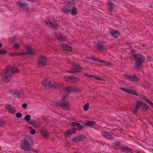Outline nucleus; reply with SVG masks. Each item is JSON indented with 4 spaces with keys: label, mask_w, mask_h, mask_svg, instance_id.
<instances>
[{
    "label": "nucleus",
    "mask_w": 153,
    "mask_h": 153,
    "mask_svg": "<svg viewBox=\"0 0 153 153\" xmlns=\"http://www.w3.org/2000/svg\"><path fill=\"white\" fill-rule=\"evenodd\" d=\"M20 70L18 68L12 66H7L3 71L1 73L4 81L8 82L10 79L12 74L18 73Z\"/></svg>",
    "instance_id": "obj_1"
},
{
    "label": "nucleus",
    "mask_w": 153,
    "mask_h": 153,
    "mask_svg": "<svg viewBox=\"0 0 153 153\" xmlns=\"http://www.w3.org/2000/svg\"><path fill=\"white\" fill-rule=\"evenodd\" d=\"M46 25L53 30H56L59 27L58 25L55 21L52 19H48L45 22Z\"/></svg>",
    "instance_id": "obj_2"
},
{
    "label": "nucleus",
    "mask_w": 153,
    "mask_h": 153,
    "mask_svg": "<svg viewBox=\"0 0 153 153\" xmlns=\"http://www.w3.org/2000/svg\"><path fill=\"white\" fill-rule=\"evenodd\" d=\"M30 140V139H29L27 137L21 141V149L25 151L27 148H30V144L29 143Z\"/></svg>",
    "instance_id": "obj_3"
},
{
    "label": "nucleus",
    "mask_w": 153,
    "mask_h": 153,
    "mask_svg": "<svg viewBox=\"0 0 153 153\" xmlns=\"http://www.w3.org/2000/svg\"><path fill=\"white\" fill-rule=\"evenodd\" d=\"M133 57L136 62L141 64L145 60V57L141 54H135L133 55Z\"/></svg>",
    "instance_id": "obj_4"
},
{
    "label": "nucleus",
    "mask_w": 153,
    "mask_h": 153,
    "mask_svg": "<svg viewBox=\"0 0 153 153\" xmlns=\"http://www.w3.org/2000/svg\"><path fill=\"white\" fill-rule=\"evenodd\" d=\"M47 60L45 56H40L38 60V62L40 66H45L46 65Z\"/></svg>",
    "instance_id": "obj_5"
},
{
    "label": "nucleus",
    "mask_w": 153,
    "mask_h": 153,
    "mask_svg": "<svg viewBox=\"0 0 153 153\" xmlns=\"http://www.w3.org/2000/svg\"><path fill=\"white\" fill-rule=\"evenodd\" d=\"M82 69V68L79 65H76L70 70L68 71L67 72L69 73L79 72H81Z\"/></svg>",
    "instance_id": "obj_6"
},
{
    "label": "nucleus",
    "mask_w": 153,
    "mask_h": 153,
    "mask_svg": "<svg viewBox=\"0 0 153 153\" xmlns=\"http://www.w3.org/2000/svg\"><path fill=\"white\" fill-rule=\"evenodd\" d=\"M57 105L61 106L63 108L67 109L70 107V105L69 102H60L58 103Z\"/></svg>",
    "instance_id": "obj_7"
},
{
    "label": "nucleus",
    "mask_w": 153,
    "mask_h": 153,
    "mask_svg": "<svg viewBox=\"0 0 153 153\" xmlns=\"http://www.w3.org/2000/svg\"><path fill=\"white\" fill-rule=\"evenodd\" d=\"M61 11L65 14H68L70 13L71 8L68 6H63L61 8Z\"/></svg>",
    "instance_id": "obj_8"
},
{
    "label": "nucleus",
    "mask_w": 153,
    "mask_h": 153,
    "mask_svg": "<svg viewBox=\"0 0 153 153\" xmlns=\"http://www.w3.org/2000/svg\"><path fill=\"white\" fill-rule=\"evenodd\" d=\"M124 76L126 79L132 82H137L138 81V78L135 76H129L125 75Z\"/></svg>",
    "instance_id": "obj_9"
},
{
    "label": "nucleus",
    "mask_w": 153,
    "mask_h": 153,
    "mask_svg": "<svg viewBox=\"0 0 153 153\" xmlns=\"http://www.w3.org/2000/svg\"><path fill=\"white\" fill-rule=\"evenodd\" d=\"M101 133L102 135L105 138L109 140L113 139V137L108 132L104 131H102Z\"/></svg>",
    "instance_id": "obj_10"
},
{
    "label": "nucleus",
    "mask_w": 153,
    "mask_h": 153,
    "mask_svg": "<svg viewBox=\"0 0 153 153\" xmlns=\"http://www.w3.org/2000/svg\"><path fill=\"white\" fill-rule=\"evenodd\" d=\"M5 108L8 112L12 113L14 114L16 112V110L14 107L11 105L8 104L5 105Z\"/></svg>",
    "instance_id": "obj_11"
},
{
    "label": "nucleus",
    "mask_w": 153,
    "mask_h": 153,
    "mask_svg": "<svg viewBox=\"0 0 153 153\" xmlns=\"http://www.w3.org/2000/svg\"><path fill=\"white\" fill-rule=\"evenodd\" d=\"M143 104V102L140 101H137L136 107L134 108L133 111L134 114H135V113L137 112L139 108H140V107L142 106Z\"/></svg>",
    "instance_id": "obj_12"
},
{
    "label": "nucleus",
    "mask_w": 153,
    "mask_h": 153,
    "mask_svg": "<svg viewBox=\"0 0 153 153\" xmlns=\"http://www.w3.org/2000/svg\"><path fill=\"white\" fill-rule=\"evenodd\" d=\"M41 134L45 138H48L49 136V133L47 129L45 128L41 129Z\"/></svg>",
    "instance_id": "obj_13"
},
{
    "label": "nucleus",
    "mask_w": 153,
    "mask_h": 153,
    "mask_svg": "<svg viewBox=\"0 0 153 153\" xmlns=\"http://www.w3.org/2000/svg\"><path fill=\"white\" fill-rule=\"evenodd\" d=\"M109 32L112 36L115 38L117 37L120 35L119 32L117 31L114 30L112 29H111Z\"/></svg>",
    "instance_id": "obj_14"
},
{
    "label": "nucleus",
    "mask_w": 153,
    "mask_h": 153,
    "mask_svg": "<svg viewBox=\"0 0 153 153\" xmlns=\"http://www.w3.org/2000/svg\"><path fill=\"white\" fill-rule=\"evenodd\" d=\"M60 46L64 50L66 51H71L72 50L71 48L68 45L62 43L60 44Z\"/></svg>",
    "instance_id": "obj_15"
},
{
    "label": "nucleus",
    "mask_w": 153,
    "mask_h": 153,
    "mask_svg": "<svg viewBox=\"0 0 153 153\" xmlns=\"http://www.w3.org/2000/svg\"><path fill=\"white\" fill-rule=\"evenodd\" d=\"M120 89L122 91L126 92L129 94L134 95H137L135 91H133L130 89H126L123 87L121 88Z\"/></svg>",
    "instance_id": "obj_16"
},
{
    "label": "nucleus",
    "mask_w": 153,
    "mask_h": 153,
    "mask_svg": "<svg viewBox=\"0 0 153 153\" xmlns=\"http://www.w3.org/2000/svg\"><path fill=\"white\" fill-rule=\"evenodd\" d=\"M76 131V129L73 128L70 130H66L65 135L67 137H69L71 134L74 133Z\"/></svg>",
    "instance_id": "obj_17"
},
{
    "label": "nucleus",
    "mask_w": 153,
    "mask_h": 153,
    "mask_svg": "<svg viewBox=\"0 0 153 153\" xmlns=\"http://www.w3.org/2000/svg\"><path fill=\"white\" fill-rule=\"evenodd\" d=\"M63 92L65 93L66 95L70 93L72 91H74V90L72 88L68 86L66 87L63 91Z\"/></svg>",
    "instance_id": "obj_18"
},
{
    "label": "nucleus",
    "mask_w": 153,
    "mask_h": 153,
    "mask_svg": "<svg viewBox=\"0 0 153 153\" xmlns=\"http://www.w3.org/2000/svg\"><path fill=\"white\" fill-rule=\"evenodd\" d=\"M14 93V94L13 95L14 96L17 97H21L23 96V94L24 93L23 92L19 91L16 89Z\"/></svg>",
    "instance_id": "obj_19"
},
{
    "label": "nucleus",
    "mask_w": 153,
    "mask_h": 153,
    "mask_svg": "<svg viewBox=\"0 0 153 153\" xmlns=\"http://www.w3.org/2000/svg\"><path fill=\"white\" fill-rule=\"evenodd\" d=\"M56 38L61 42L65 41L67 40L66 37L62 34H59L56 36Z\"/></svg>",
    "instance_id": "obj_20"
},
{
    "label": "nucleus",
    "mask_w": 153,
    "mask_h": 153,
    "mask_svg": "<svg viewBox=\"0 0 153 153\" xmlns=\"http://www.w3.org/2000/svg\"><path fill=\"white\" fill-rule=\"evenodd\" d=\"M26 48L27 51H25L27 55L28 54L32 55L34 53L33 50L30 46L29 45L27 46L26 47Z\"/></svg>",
    "instance_id": "obj_21"
},
{
    "label": "nucleus",
    "mask_w": 153,
    "mask_h": 153,
    "mask_svg": "<svg viewBox=\"0 0 153 153\" xmlns=\"http://www.w3.org/2000/svg\"><path fill=\"white\" fill-rule=\"evenodd\" d=\"M42 82L43 85L45 87L50 86V85L51 84V82L48 79H45L42 81Z\"/></svg>",
    "instance_id": "obj_22"
},
{
    "label": "nucleus",
    "mask_w": 153,
    "mask_h": 153,
    "mask_svg": "<svg viewBox=\"0 0 153 153\" xmlns=\"http://www.w3.org/2000/svg\"><path fill=\"white\" fill-rule=\"evenodd\" d=\"M79 81L78 79L76 77L70 76V82L72 83H75Z\"/></svg>",
    "instance_id": "obj_23"
},
{
    "label": "nucleus",
    "mask_w": 153,
    "mask_h": 153,
    "mask_svg": "<svg viewBox=\"0 0 153 153\" xmlns=\"http://www.w3.org/2000/svg\"><path fill=\"white\" fill-rule=\"evenodd\" d=\"M95 46L100 50H102L105 48L102 43L100 42L97 43Z\"/></svg>",
    "instance_id": "obj_24"
},
{
    "label": "nucleus",
    "mask_w": 153,
    "mask_h": 153,
    "mask_svg": "<svg viewBox=\"0 0 153 153\" xmlns=\"http://www.w3.org/2000/svg\"><path fill=\"white\" fill-rule=\"evenodd\" d=\"M121 150V152H122L128 151L130 153H131L132 152V150L131 149L128 148V147L127 146L123 147Z\"/></svg>",
    "instance_id": "obj_25"
},
{
    "label": "nucleus",
    "mask_w": 153,
    "mask_h": 153,
    "mask_svg": "<svg viewBox=\"0 0 153 153\" xmlns=\"http://www.w3.org/2000/svg\"><path fill=\"white\" fill-rule=\"evenodd\" d=\"M95 123L94 121H88V122L85 124V126L87 127L91 126H93Z\"/></svg>",
    "instance_id": "obj_26"
},
{
    "label": "nucleus",
    "mask_w": 153,
    "mask_h": 153,
    "mask_svg": "<svg viewBox=\"0 0 153 153\" xmlns=\"http://www.w3.org/2000/svg\"><path fill=\"white\" fill-rule=\"evenodd\" d=\"M83 137V135H81L77 137L74 138L73 140H75L76 142H80L83 140L82 138Z\"/></svg>",
    "instance_id": "obj_27"
},
{
    "label": "nucleus",
    "mask_w": 153,
    "mask_h": 153,
    "mask_svg": "<svg viewBox=\"0 0 153 153\" xmlns=\"http://www.w3.org/2000/svg\"><path fill=\"white\" fill-rule=\"evenodd\" d=\"M71 14L72 15H75L77 14V9L75 7H73L71 9Z\"/></svg>",
    "instance_id": "obj_28"
},
{
    "label": "nucleus",
    "mask_w": 153,
    "mask_h": 153,
    "mask_svg": "<svg viewBox=\"0 0 153 153\" xmlns=\"http://www.w3.org/2000/svg\"><path fill=\"white\" fill-rule=\"evenodd\" d=\"M17 4L18 5L21 7H23L24 8H26L27 7L26 4L24 3H22L20 1H18L17 2Z\"/></svg>",
    "instance_id": "obj_29"
},
{
    "label": "nucleus",
    "mask_w": 153,
    "mask_h": 153,
    "mask_svg": "<svg viewBox=\"0 0 153 153\" xmlns=\"http://www.w3.org/2000/svg\"><path fill=\"white\" fill-rule=\"evenodd\" d=\"M149 106L146 104H143L142 106H141L140 107V109L142 110L146 111L149 109Z\"/></svg>",
    "instance_id": "obj_30"
},
{
    "label": "nucleus",
    "mask_w": 153,
    "mask_h": 153,
    "mask_svg": "<svg viewBox=\"0 0 153 153\" xmlns=\"http://www.w3.org/2000/svg\"><path fill=\"white\" fill-rule=\"evenodd\" d=\"M30 148H27V149H25V151H27L29 153H32L33 152H37L36 151H35L34 149H30Z\"/></svg>",
    "instance_id": "obj_31"
},
{
    "label": "nucleus",
    "mask_w": 153,
    "mask_h": 153,
    "mask_svg": "<svg viewBox=\"0 0 153 153\" xmlns=\"http://www.w3.org/2000/svg\"><path fill=\"white\" fill-rule=\"evenodd\" d=\"M107 4L108 6V8L109 10H111L114 7V4L110 1H109Z\"/></svg>",
    "instance_id": "obj_32"
},
{
    "label": "nucleus",
    "mask_w": 153,
    "mask_h": 153,
    "mask_svg": "<svg viewBox=\"0 0 153 153\" xmlns=\"http://www.w3.org/2000/svg\"><path fill=\"white\" fill-rule=\"evenodd\" d=\"M30 116L29 115H26L25 117V121L27 123L30 120Z\"/></svg>",
    "instance_id": "obj_33"
},
{
    "label": "nucleus",
    "mask_w": 153,
    "mask_h": 153,
    "mask_svg": "<svg viewBox=\"0 0 153 153\" xmlns=\"http://www.w3.org/2000/svg\"><path fill=\"white\" fill-rule=\"evenodd\" d=\"M140 65L139 63L136 62L135 64V67L137 69L140 70L141 68Z\"/></svg>",
    "instance_id": "obj_34"
},
{
    "label": "nucleus",
    "mask_w": 153,
    "mask_h": 153,
    "mask_svg": "<svg viewBox=\"0 0 153 153\" xmlns=\"http://www.w3.org/2000/svg\"><path fill=\"white\" fill-rule=\"evenodd\" d=\"M93 77L95 79H97V80H100L101 81H104V79H103L101 78L98 76H93Z\"/></svg>",
    "instance_id": "obj_35"
},
{
    "label": "nucleus",
    "mask_w": 153,
    "mask_h": 153,
    "mask_svg": "<svg viewBox=\"0 0 153 153\" xmlns=\"http://www.w3.org/2000/svg\"><path fill=\"white\" fill-rule=\"evenodd\" d=\"M126 46H127L128 47H129L130 48V49L131 52H134V50L132 49V46L131 45V44L130 43H127L126 44Z\"/></svg>",
    "instance_id": "obj_36"
},
{
    "label": "nucleus",
    "mask_w": 153,
    "mask_h": 153,
    "mask_svg": "<svg viewBox=\"0 0 153 153\" xmlns=\"http://www.w3.org/2000/svg\"><path fill=\"white\" fill-rule=\"evenodd\" d=\"M89 104L88 103H87L85 105H84L83 106L84 109V111H87L89 108Z\"/></svg>",
    "instance_id": "obj_37"
},
{
    "label": "nucleus",
    "mask_w": 153,
    "mask_h": 153,
    "mask_svg": "<svg viewBox=\"0 0 153 153\" xmlns=\"http://www.w3.org/2000/svg\"><path fill=\"white\" fill-rule=\"evenodd\" d=\"M120 141H118L115 143H114V145L120 148L121 147L120 145Z\"/></svg>",
    "instance_id": "obj_38"
},
{
    "label": "nucleus",
    "mask_w": 153,
    "mask_h": 153,
    "mask_svg": "<svg viewBox=\"0 0 153 153\" xmlns=\"http://www.w3.org/2000/svg\"><path fill=\"white\" fill-rule=\"evenodd\" d=\"M142 99H143L145 101H146V102L148 103L150 101L148 100L146 97L144 96H142Z\"/></svg>",
    "instance_id": "obj_39"
},
{
    "label": "nucleus",
    "mask_w": 153,
    "mask_h": 153,
    "mask_svg": "<svg viewBox=\"0 0 153 153\" xmlns=\"http://www.w3.org/2000/svg\"><path fill=\"white\" fill-rule=\"evenodd\" d=\"M70 76H65L64 77V78L65 79L69 82H70Z\"/></svg>",
    "instance_id": "obj_40"
},
{
    "label": "nucleus",
    "mask_w": 153,
    "mask_h": 153,
    "mask_svg": "<svg viewBox=\"0 0 153 153\" xmlns=\"http://www.w3.org/2000/svg\"><path fill=\"white\" fill-rule=\"evenodd\" d=\"M7 53L6 50L3 49H0V54H4Z\"/></svg>",
    "instance_id": "obj_41"
},
{
    "label": "nucleus",
    "mask_w": 153,
    "mask_h": 153,
    "mask_svg": "<svg viewBox=\"0 0 153 153\" xmlns=\"http://www.w3.org/2000/svg\"><path fill=\"white\" fill-rule=\"evenodd\" d=\"M56 83H55L52 85L51 84L50 85V86H50L51 88H52L53 89H54L56 88Z\"/></svg>",
    "instance_id": "obj_42"
},
{
    "label": "nucleus",
    "mask_w": 153,
    "mask_h": 153,
    "mask_svg": "<svg viewBox=\"0 0 153 153\" xmlns=\"http://www.w3.org/2000/svg\"><path fill=\"white\" fill-rule=\"evenodd\" d=\"M5 122L2 119H0V126H1L5 123Z\"/></svg>",
    "instance_id": "obj_43"
},
{
    "label": "nucleus",
    "mask_w": 153,
    "mask_h": 153,
    "mask_svg": "<svg viewBox=\"0 0 153 153\" xmlns=\"http://www.w3.org/2000/svg\"><path fill=\"white\" fill-rule=\"evenodd\" d=\"M16 89H11L9 91V92L12 94H14V92H15Z\"/></svg>",
    "instance_id": "obj_44"
},
{
    "label": "nucleus",
    "mask_w": 153,
    "mask_h": 153,
    "mask_svg": "<svg viewBox=\"0 0 153 153\" xmlns=\"http://www.w3.org/2000/svg\"><path fill=\"white\" fill-rule=\"evenodd\" d=\"M76 126L79 129H82L83 128V126L79 123L78 124V125H77Z\"/></svg>",
    "instance_id": "obj_45"
},
{
    "label": "nucleus",
    "mask_w": 153,
    "mask_h": 153,
    "mask_svg": "<svg viewBox=\"0 0 153 153\" xmlns=\"http://www.w3.org/2000/svg\"><path fill=\"white\" fill-rule=\"evenodd\" d=\"M33 126L36 128H37L39 126V125L37 123H35L34 124H33Z\"/></svg>",
    "instance_id": "obj_46"
},
{
    "label": "nucleus",
    "mask_w": 153,
    "mask_h": 153,
    "mask_svg": "<svg viewBox=\"0 0 153 153\" xmlns=\"http://www.w3.org/2000/svg\"><path fill=\"white\" fill-rule=\"evenodd\" d=\"M22 115V114L20 113H17L16 114V116L18 118L21 117Z\"/></svg>",
    "instance_id": "obj_47"
},
{
    "label": "nucleus",
    "mask_w": 153,
    "mask_h": 153,
    "mask_svg": "<svg viewBox=\"0 0 153 153\" xmlns=\"http://www.w3.org/2000/svg\"><path fill=\"white\" fill-rule=\"evenodd\" d=\"M18 55H27L26 53V52H22L19 53Z\"/></svg>",
    "instance_id": "obj_48"
},
{
    "label": "nucleus",
    "mask_w": 153,
    "mask_h": 153,
    "mask_svg": "<svg viewBox=\"0 0 153 153\" xmlns=\"http://www.w3.org/2000/svg\"><path fill=\"white\" fill-rule=\"evenodd\" d=\"M84 75L88 77L92 78L93 77V76L92 75L86 73L84 74Z\"/></svg>",
    "instance_id": "obj_49"
},
{
    "label": "nucleus",
    "mask_w": 153,
    "mask_h": 153,
    "mask_svg": "<svg viewBox=\"0 0 153 153\" xmlns=\"http://www.w3.org/2000/svg\"><path fill=\"white\" fill-rule=\"evenodd\" d=\"M78 124V123L76 122H73L72 123L71 125L72 126H76Z\"/></svg>",
    "instance_id": "obj_50"
},
{
    "label": "nucleus",
    "mask_w": 153,
    "mask_h": 153,
    "mask_svg": "<svg viewBox=\"0 0 153 153\" xmlns=\"http://www.w3.org/2000/svg\"><path fill=\"white\" fill-rule=\"evenodd\" d=\"M36 133V131L35 130L33 129L30 131V133L31 134H34Z\"/></svg>",
    "instance_id": "obj_51"
},
{
    "label": "nucleus",
    "mask_w": 153,
    "mask_h": 153,
    "mask_svg": "<svg viewBox=\"0 0 153 153\" xmlns=\"http://www.w3.org/2000/svg\"><path fill=\"white\" fill-rule=\"evenodd\" d=\"M35 123V122L34 121H29L27 123L29 124H30L31 125H33V124H34Z\"/></svg>",
    "instance_id": "obj_52"
},
{
    "label": "nucleus",
    "mask_w": 153,
    "mask_h": 153,
    "mask_svg": "<svg viewBox=\"0 0 153 153\" xmlns=\"http://www.w3.org/2000/svg\"><path fill=\"white\" fill-rule=\"evenodd\" d=\"M104 64L105 65H111V64L109 62L106 61H105V62L104 63Z\"/></svg>",
    "instance_id": "obj_53"
},
{
    "label": "nucleus",
    "mask_w": 153,
    "mask_h": 153,
    "mask_svg": "<svg viewBox=\"0 0 153 153\" xmlns=\"http://www.w3.org/2000/svg\"><path fill=\"white\" fill-rule=\"evenodd\" d=\"M27 105V104L24 103L22 104V108H26Z\"/></svg>",
    "instance_id": "obj_54"
},
{
    "label": "nucleus",
    "mask_w": 153,
    "mask_h": 153,
    "mask_svg": "<svg viewBox=\"0 0 153 153\" xmlns=\"http://www.w3.org/2000/svg\"><path fill=\"white\" fill-rule=\"evenodd\" d=\"M19 45L16 43L15 44L14 46L15 48H17L19 47Z\"/></svg>",
    "instance_id": "obj_55"
},
{
    "label": "nucleus",
    "mask_w": 153,
    "mask_h": 153,
    "mask_svg": "<svg viewBox=\"0 0 153 153\" xmlns=\"http://www.w3.org/2000/svg\"><path fill=\"white\" fill-rule=\"evenodd\" d=\"M148 104L153 108V103L151 101Z\"/></svg>",
    "instance_id": "obj_56"
},
{
    "label": "nucleus",
    "mask_w": 153,
    "mask_h": 153,
    "mask_svg": "<svg viewBox=\"0 0 153 153\" xmlns=\"http://www.w3.org/2000/svg\"><path fill=\"white\" fill-rule=\"evenodd\" d=\"M16 54H17V53H11L10 55H12V56H14L16 55Z\"/></svg>",
    "instance_id": "obj_57"
},
{
    "label": "nucleus",
    "mask_w": 153,
    "mask_h": 153,
    "mask_svg": "<svg viewBox=\"0 0 153 153\" xmlns=\"http://www.w3.org/2000/svg\"><path fill=\"white\" fill-rule=\"evenodd\" d=\"M96 58L94 57H92V58H91L92 60L96 61Z\"/></svg>",
    "instance_id": "obj_58"
},
{
    "label": "nucleus",
    "mask_w": 153,
    "mask_h": 153,
    "mask_svg": "<svg viewBox=\"0 0 153 153\" xmlns=\"http://www.w3.org/2000/svg\"><path fill=\"white\" fill-rule=\"evenodd\" d=\"M100 62L104 64V63L105 62V61L104 60H100Z\"/></svg>",
    "instance_id": "obj_59"
},
{
    "label": "nucleus",
    "mask_w": 153,
    "mask_h": 153,
    "mask_svg": "<svg viewBox=\"0 0 153 153\" xmlns=\"http://www.w3.org/2000/svg\"><path fill=\"white\" fill-rule=\"evenodd\" d=\"M92 57L91 56H88L86 57L85 58L87 59H89L91 60V58Z\"/></svg>",
    "instance_id": "obj_60"
},
{
    "label": "nucleus",
    "mask_w": 153,
    "mask_h": 153,
    "mask_svg": "<svg viewBox=\"0 0 153 153\" xmlns=\"http://www.w3.org/2000/svg\"><path fill=\"white\" fill-rule=\"evenodd\" d=\"M100 59L98 58H96V61L100 62Z\"/></svg>",
    "instance_id": "obj_61"
},
{
    "label": "nucleus",
    "mask_w": 153,
    "mask_h": 153,
    "mask_svg": "<svg viewBox=\"0 0 153 153\" xmlns=\"http://www.w3.org/2000/svg\"><path fill=\"white\" fill-rule=\"evenodd\" d=\"M66 96H64V97L62 98V101H63V100H65V98L66 97Z\"/></svg>",
    "instance_id": "obj_62"
},
{
    "label": "nucleus",
    "mask_w": 153,
    "mask_h": 153,
    "mask_svg": "<svg viewBox=\"0 0 153 153\" xmlns=\"http://www.w3.org/2000/svg\"><path fill=\"white\" fill-rule=\"evenodd\" d=\"M2 46V44L0 43V48H1Z\"/></svg>",
    "instance_id": "obj_63"
},
{
    "label": "nucleus",
    "mask_w": 153,
    "mask_h": 153,
    "mask_svg": "<svg viewBox=\"0 0 153 153\" xmlns=\"http://www.w3.org/2000/svg\"><path fill=\"white\" fill-rule=\"evenodd\" d=\"M46 123H48V121H47V122H46Z\"/></svg>",
    "instance_id": "obj_64"
}]
</instances>
